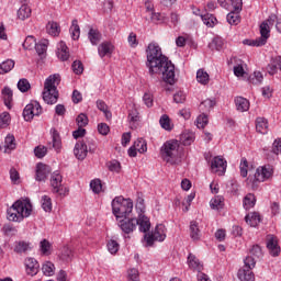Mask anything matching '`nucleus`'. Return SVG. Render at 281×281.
I'll return each instance as SVG.
<instances>
[{
	"label": "nucleus",
	"instance_id": "nucleus-1",
	"mask_svg": "<svg viewBox=\"0 0 281 281\" xmlns=\"http://www.w3.org/2000/svg\"><path fill=\"white\" fill-rule=\"evenodd\" d=\"M147 67L149 69L150 76L155 74H161L162 79L167 85H175L177 79L175 78V64L164 55L161 52V46L159 44L151 42L148 44L147 49Z\"/></svg>",
	"mask_w": 281,
	"mask_h": 281
},
{
	"label": "nucleus",
	"instance_id": "nucleus-2",
	"mask_svg": "<svg viewBox=\"0 0 281 281\" xmlns=\"http://www.w3.org/2000/svg\"><path fill=\"white\" fill-rule=\"evenodd\" d=\"M58 85H60V75L58 74L50 75L45 80L43 100L46 104H56L58 102Z\"/></svg>",
	"mask_w": 281,
	"mask_h": 281
},
{
	"label": "nucleus",
	"instance_id": "nucleus-3",
	"mask_svg": "<svg viewBox=\"0 0 281 281\" xmlns=\"http://www.w3.org/2000/svg\"><path fill=\"white\" fill-rule=\"evenodd\" d=\"M180 144L177 139H170L162 144L160 147V157L166 164L175 166L181 159V153L179 151Z\"/></svg>",
	"mask_w": 281,
	"mask_h": 281
},
{
	"label": "nucleus",
	"instance_id": "nucleus-4",
	"mask_svg": "<svg viewBox=\"0 0 281 281\" xmlns=\"http://www.w3.org/2000/svg\"><path fill=\"white\" fill-rule=\"evenodd\" d=\"M133 212V200L116 196L112 200V214L116 220L128 218Z\"/></svg>",
	"mask_w": 281,
	"mask_h": 281
},
{
	"label": "nucleus",
	"instance_id": "nucleus-5",
	"mask_svg": "<svg viewBox=\"0 0 281 281\" xmlns=\"http://www.w3.org/2000/svg\"><path fill=\"white\" fill-rule=\"evenodd\" d=\"M271 177H273V166L265 165L258 167L254 177L248 178V186H250L252 190H258V186L265 183V181H269Z\"/></svg>",
	"mask_w": 281,
	"mask_h": 281
},
{
	"label": "nucleus",
	"instance_id": "nucleus-6",
	"mask_svg": "<svg viewBox=\"0 0 281 281\" xmlns=\"http://www.w3.org/2000/svg\"><path fill=\"white\" fill-rule=\"evenodd\" d=\"M276 23V15L269 16L266 21H263L259 29L261 36L252 40L249 45L251 47H262V45H267V41H269V36H271V27L269 25H273Z\"/></svg>",
	"mask_w": 281,
	"mask_h": 281
},
{
	"label": "nucleus",
	"instance_id": "nucleus-7",
	"mask_svg": "<svg viewBox=\"0 0 281 281\" xmlns=\"http://www.w3.org/2000/svg\"><path fill=\"white\" fill-rule=\"evenodd\" d=\"M50 188L53 194H57L60 199L69 195V187L63 184V175L58 171L53 172L50 176Z\"/></svg>",
	"mask_w": 281,
	"mask_h": 281
},
{
	"label": "nucleus",
	"instance_id": "nucleus-8",
	"mask_svg": "<svg viewBox=\"0 0 281 281\" xmlns=\"http://www.w3.org/2000/svg\"><path fill=\"white\" fill-rule=\"evenodd\" d=\"M147 247H153L155 241L164 243L166 240V226L158 224L151 233L145 234Z\"/></svg>",
	"mask_w": 281,
	"mask_h": 281
},
{
	"label": "nucleus",
	"instance_id": "nucleus-9",
	"mask_svg": "<svg viewBox=\"0 0 281 281\" xmlns=\"http://www.w3.org/2000/svg\"><path fill=\"white\" fill-rule=\"evenodd\" d=\"M43 113V108L38 101H31L23 110V117L25 122H32L35 116L41 115Z\"/></svg>",
	"mask_w": 281,
	"mask_h": 281
},
{
	"label": "nucleus",
	"instance_id": "nucleus-10",
	"mask_svg": "<svg viewBox=\"0 0 281 281\" xmlns=\"http://www.w3.org/2000/svg\"><path fill=\"white\" fill-rule=\"evenodd\" d=\"M14 205L20 212L19 217L22 218V221L32 214V202H30V200H18L14 202Z\"/></svg>",
	"mask_w": 281,
	"mask_h": 281
},
{
	"label": "nucleus",
	"instance_id": "nucleus-11",
	"mask_svg": "<svg viewBox=\"0 0 281 281\" xmlns=\"http://www.w3.org/2000/svg\"><path fill=\"white\" fill-rule=\"evenodd\" d=\"M211 170L217 172L220 177H223L227 171V160L223 156H215L211 160Z\"/></svg>",
	"mask_w": 281,
	"mask_h": 281
},
{
	"label": "nucleus",
	"instance_id": "nucleus-12",
	"mask_svg": "<svg viewBox=\"0 0 281 281\" xmlns=\"http://www.w3.org/2000/svg\"><path fill=\"white\" fill-rule=\"evenodd\" d=\"M119 227L124 234H133V231L137 229V218L123 217V220L119 221Z\"/></svg>",
	"mask_w": 281,
	"mask_h": 281
},
{
	"label": "nucleus",
	"instance_id": "nucleus-13",
	"mask_svg": "<svg viewBox=\"0 0 281 281\" xmlns=\"http://www.w3.org/2000/svg\"><path fill=\"white\" fill-rule=\"evenodd\" d=\"M24 266H25V272L27 276H36L38 273V269H41V265L35 258L27 257L24 260Z\"/></svg>",
	"mask_w": 281,
	"mask_h": 281
},
{
	"label": "nucleus",
	"instance_id": "nucleus-14",
	"mask_svg": "<svg viewBox=\"0 0 281 281\" xmlns=\"http://www.w3.org/2000/svg\"><path fill=\"white\" fill-rule=\"evenodd\" d=\"M89 154V149L87 148V143L85 140H79L76 143L74 148V155L79 161L87 159V155Z\"/></svg>",
	"mask_w": 281,
	"mask_h": 281
},
{
	"label": "nucleus",
	"instance_id": "nucleus-15",
	"mask_svg": "<svg viewBox=\"0 0 281 281\" xmlns=\"http://www.w3.org/2000/svg\"><path fill=\"white\" fill-rule=\"evenodd\" d=\"M52 142H48L47 146L49 149L54 148L56 153H60V148H63V140L60 139V134L56 128L50 130Z\"/></svg>",
	"mask_w": 281,
	"mask_h": 281
},
{
	"label": "nucleus",
	"instance_id": "nucleus-16",
	"mask_svg": "<svg viewBox=\"0 0 281 281\" xmlns=\"http://www.w3.org/2000/svg\"><path fill=\"white\" fill-rule=\"evenodd\" d=\"M52 172V168L43 162H40L36 165V175L35 179L36 181H45L47 177H49V173Z\"/></svg>",
	"mask_w": 281,
	"mask_h": 281
},
{
	"label": "nucleus",
	"instance_id": "nucleus-17",
	"mask_svg": "<svg viewBox=\"0 0 281 281\" xmlns=\"http://www.w3.org/2000/svg\"><path fill=\"white\" fill-rule=\"evenodd\" d=\"M256 131L260 135H267L269 133V120L265 116H258L255 121Z\"/></svg>",
	"mask_w": 281,
	"mask_h": 281
},
{
	"label": "nucleus",
	"instance_id": "nucleus-18",
	"mask_svg": "<svg viewBox=\"0 0 281 281\" xmlns=\"http://www.w3.org/2000/svg\"><path fill=\"white\" fill-rule=\"evenodd\" d=\"M187 262H188L189 268L192 269V271H198V273H202L203 263L192 252L189 254V256L187 258Z\"/></svg>",
	"mask_w": 281,
	"mask_h": 281
},
{
	"label": "nucleus",
	"instance_id": "nucleus-19",
	"mask_svg": "<svg viewBox=\"0 0 281 281\" xmlns=\"http://www.w3.org/2000/svg\"><path fill=\"white\" fill-rule=\"evenodd\" d=\"M138 229L143 234H146V232H150V218L146 216L144 213H140L138 217L136 218Z\"/></svg>",
	"mask_w": 281,
	"mask_h": 281
},
{
	"label": "nucleus",
	"instance_id": "nucleus-20",
	"mask_svg": "<svg viewBox=\"0 0 281 281\" xmlns=\"http://www.w3.org/2000/svg\"><path fill=\"white\" fill-rule=\"evenodd\" d=\"M267 249L269 250L270 256H273V258L280 256V247L278 245V239L276 237H268Z\"/></svg>",
	"mask_w": 281,
	"mask_h": 281
},
{
	"label": "nucleus",
	"instance_id": "nucleus-21",
	"mask_svg": "<svg viewBox=\"0 0 281 281\" xmlns=\"http://www.w3.org/2000/svg\"><path fill=\"white\" fill-rule=\"evenodd\" d=\"M278 69L281 71V56H276L270 60V64L267 66V71L270 76H276Z\"/></svg>",
	"mask_w": 281,
	"mask_h": 281
},
{
	"label": "nucleus",
	"instance_id": "nucleus-22",
	"mask_svg": "<svg viewBox=\"0 0 281 281\" xmlns=\"http://www.w3.org/2000/svg\"><path fill=\"white\" fill-rule=\"evenodd\" d=\"M21 213L19 212V209L16 207V204H12L11 207L7 211V217L8 221H12L13 223H21L23 221V217H20Z\"/></svg>",
	"mask_w": 281,
	"mask_h": 281
},
{
	"label": "nucleus",
	"instance_id": "nucleus-23",
	"mask_svg": "<svg viewBox=\"0 0 281 281\" xmlns=\"http://www.w3.org/2000/svg\"><path fill=\"white\" fill-rule=\"evenodd\" d=\"M245 221L250 227H258V225H260V222L262 221V217L260 216V213L251 212L245 216Z\"/></svg>",
	"mask_w": 281,
	"mask_h": 281
},
{
	"label": "nucleus",
	"instance_id": "nucleus-24",
	"mask_svg": "<svg viewBox=\"0 0 281 281\" xmlns=\"http://www.w3.org/2000/svg\"><path fill=\"white\" fill-rule=\"evenodd\" d=\"M114 46L111 42H103L98 47V54L100 58H104V56H110L113 54Z\"/></svg>",
	"mask_w": 281,
	"mask_h": 281
},
{
	"label": "nucleus",
	"instance_id": "nucleus-25",
	"mask_svg": "<svg viewBox=\"0 0 281 281\" xmlns=\"http://www.w3.org/2000/svg\"><path fill=\"white\" fill-rule=\"evenodd\" d=\"M237 278L240 281H256V276L254 274V272L245 268L238 270Z\"/></svg>",
	"mask_w": 281,
	"mask_h": 281
},
{
	"label": "nucleus",
	"instance_id": "nucleus-26",
	"mask_svg": "<svg viewBox=\"0 0 281 281\" xmlns=\"http://www.w3.org/2000/svg\"><path fill=\"white\" fill-rule=\"evenodd\" d=\"M243 207L246 211H249L256 207V195L254 193H248L243 199Z\"/></svg>",
	"mask_w": 281,
	"mask_h": 281
},
{
	"label": "nucleus",
	"instance_id": "nucleus-27",
	"mask_svg": "<svg viewBox=\"0 0 281 281\" xmlns=\"http://www.w3.org/2000/svg\"><path fill=\"white\" fill-rule=\"evenodd\" d=\"M57 57L59 60H69V47H67V44L65 42H60L58 45V50H57Z\"/></svg>",
	"mask_w": 281,
	"mask_h": 281
},
{
	"label": "nucleus",
	"instance_id": "nucleus-28",
	"mask_svg": "<svg viewBox=\"0 0 281 281\" xmlns=\"http://www.w3.org/2000/svg\"><path fill=\"white\" fill-rule=\"evenodd\" d=\"M235 106L237 111L245 113V111H249V100L243 97L235 98Z\"/></svg>",
	"mask_w": 281,
	"mask_h": 281
},
{
	"label": "nucleus",
	"instance_id": "nucleus-29",
	"mask_svg": "<svg viewBox=\"0 0 281 281\" xmlns=\"http://www.w3.org/2000/svg\"><path fill=\"white\" fill-rule=\"evenodd\" d=\"M226 21L229 25H239L241 21L240 11L231 10L226 15Z\"/></svg>",
	"mask_w": 281,
	"mask_h": 281
},
{
	"label": "nucleus",
	"instance_id": "nucleus-30",
	"mask_svg": "<svg viewBox=\"0 0 281 281\" xmlns=\"http://www.w3.org/2000/svg\"><path fill=\"white\" fill-rule=\"evenodd\" d=\"M32 250V244L30 241L20 240L15 243L14 251L15 254H25Z\"/></svg>",
	"mask_w": 281,
	"mask_h": 281
},
{
	"label": "nucleus",
	"instance_id": "nucleus-31",
	"mask_svg": "<svg viewBox=\"0 0 281 281\" xmlns=\"http://www.w3.org/2000/svg\"><path fill=\"white\" fill-rule=\"evenodd\" d=\"M149 16H150V21L155 25H164V23L168 21V16H166V13H161V12L154 11V13H151Z\"/></svg>",
	"mask_w": 281,
	"mask_h": 281
},
{
	"label": "nucleus",
	"instance_id": "nucleus-32",
	"mask_svg": "<svg viewBox=\"0 0 281 281\" xmlns=\"http://www.w3.org/2000/svg\"><path fill=\"white\" fill-rule=\"evenodd\" d=\"M209 47L212 49V52H221V49L225 47V40H223V37L216 36L209 44Z\"/></svg>",
	"mask_w": 281,
	"mask_h": 281
},
{
	"label": "nucleus",
	"instance_id": "nucleus-33",
	"mask_svg": "<svg viewBox=\"0 0 281 281\" xmlns=\"http://www.w3.org/2000/svg\"><path fill=\"white\" fill-rule=\"evenodd\" d=\"M190 236L192 240H201V229L199 228V222L192 221L190 223Z\"/></svg>",
	"mask_w": 281,
	"mask_h": 281
},
{
	"label": "nucleus",
	"instance_id": "nucleus-34",
	"mask_svg": "<svg viewBox=\"0 0 281 281\" xmlns=\"http://www.w3.org/2000/svg\"><path fill=\"white\" fill-rule=\"evenodd\" d=\"M59 258L64 262H71V260H74V250L67 246H64L59 254Z\"/></svg>",
	"mask_w": 281,
	"mask_h": 281
},
{
	"label": "nucleus",
	"instance_id": "nucleus-35",
	"mask_svg": "<svg viewBox=\"0 0 281 281\" xmlns=\"http://www.w3.org/2000/svg\"><path fill=\"white\" fill-rule=\"evenodd\" d=\"M88 38L91 45H98L102 40V33L95 29H90L88 33Z\"/></svg>",
	"mask_w": 281,
	"mask_h": 281
},
{
	"label": "nucleus",
	"instance_id": "nucleus-36",
	"mask_svg": "<svg viewBox=\"0 0 281 281\" xmlns=\"http://www.w3.org/2000/svg\"><path fill=\"white\" fill-rule=\"evenodd\" d=\"M1 93H2V98L4 100V104L9 109H12V98H13L12 89H10V87H4L1 91Z\"/></svg>",
	"mask_w": 281,
	"mask_h": 281
},
{
	"label": "nucleus",
	"instance_id": "nucleus-37",
	"mask_svg": "<svg viewBox=\"0 0 281 281\" xmlns=\"http://www.w3.org/2000/svg\"><path fill=\"white\" fill-rule=\"evenodd\" d=\"M159 124L164 131H172L175 128V125L172 124V121L168 114H162L160 116Z\"/></svg>",
	"mask_w": 281,
	"mask_h": 281
},
{
	"label": "nucleus",
	"instance_id": "nucleus-38",
	"mask_svg": "<svg viewBox=\"0 0 281 281\" xmlns=\"http://www.w3.org/2000/svg\"><path fill=\"white\" fill-rule=\"evenodd\" d=\"M32 16V9L27 4H22L18 10V18L20 21H25V19H30Z\"/></svg>",
	"mask_w": 281,
	"mask_h": 281
},
{
	"label": "nucleus",
	"instance_id": "nucleus-39",
	"mask_svg": "<svg viewBox=\"0 0 281 281\" xmlns=\"http://www.w3.org/2000/svg\"><path fill=\"white\" fill-rule=\"evenodd\" d=\"M14 69V60L7 59L0 64V76L4 74H10L11 70Z\"/></svg>",
	"mask_w": 281,
	"mask_h": 281
},
{
	"label": "nucleus",
	"instance_id": "nucleus-40",
	"mask_svg": "<svg viewBox=\"0 0 281 281\" xmlns=\"http://www.w3.org/2000/svg\"><path fill=\"white\" fill-rule=\"evenodd\" d=\"M42 271L44 276H47L48 278H52L54 273H56V266L52 261H45L42 266Z\"/></svg>",
	"mask_w": 281,
	"mask_h": 281
},
{
	"label": "nucleus",
	"instance_id": "nucleus-41",
	"mask_svg": "<svg viewBox=\"0 0 281 281\" xmlns=\"http://www.w3.org/2000/svg\"><path fill=\"white\" fill-rule=\"evenodd\" d=\"M139 121V112H137V109H132L128 113V122L131 128H137V123Z\"/></svg>",
	"mask_w": 281,
	"mask_h": 281
},
{
	"label": "nucleus",
	"instance_id": "nucleus-42",
	"mask_svg": "<svg viewBox=\"0 0 281 281\" xmlns=\"http://www.w3.org/2000/svg\"><path fill=\"white\" fill-rule=\"evenodd\" d=\"M40 251L42 256H52V243L47 239H43L40 243Z\"/></svg>",
	"mask_w": 281,
	"mask_h": 281
},
{
	"label": "nucleus",
	"instance_id": "nucleus-43",
	"mask_svg": "<svg viewBox=\"0 0 281 281\" xmlns=\"http://www.w3.org/2000/svg\"><path fill=\"white\" fill-rule=\"evenodd\" d=\"M47 47H49V41L47 40H41L37 44H35V50L37 52L38 56H45Z\"/></svg>",
	"mask_w": 281,
	"mask_h": 281
},
{
	"label": "nucleus",
	"instance_id": "nucleus-44",
	"mask_svg": "<svg viewBox=\"0 0 281 281\" xmlns=\"http://www.w3.org/2000/svg\"><path fill=\"white\" fill-rule=\"evenodd\" d=\"M201 20L203 21L204 25H206V27H214V25L218 23V20H216V16L210 13L201 15Z\"/></svg>",
	"mask_w": 281,
	"mask_h": 281
},
{
	"label": "nucleus",
	"instance_id": "nucleus-45",
	"mask_svg": "<svg viewBox=\"0 0 281 281\" xmlns=\"http://www.w3.org/2000/svg\"><path fill=\"white\" fill-rule=\"evenodd\" d=\"M180 142L183 146H190L194 143V133L192 132H184L180 135Z\"/></svg>",
	"mask_w": 281,
	"mask_h": 281
},
{
	"label": "nucleus",
	"instance_id": "nucleus-46",
	"mask_svg": "<svg viewBox=\"0 0 281 281\" xmlns=\"http://www.w3.org/2000/svg\"><path fill=\"white\" fill-rule=\"evenodd\" d=\"M210 205L212 210H223V206L225 205L223 196L217 195L211 199Z\"/></svg>",
	"mask_w": 281,
	"mask_h": 281
},
{
	"label": "nucleus",
	"instance_id": "nucleus-47",
	"mask_svg": "<svg viewBox=\"0 0 281 281\" xmlns=\"http://www.w3.org/2000/svg\"><path fill=\"white\" fill-rule=\"evenodd\" d=\"M70 34L72 41H78V38H80V25H78V20H72Z\"/></svg>",
	"mask_w": 281,
	"mask_h": 281
},
{
	"label": "nucleus",
	"instance_id": "nucleus-48",
	"mask_svg": "<svg viewBox=\"0 0 281 281\" xmlns=\"http://www.w3.org/2000/svg\"><path fill=\"white\" fill-rule=\"evenodd\" d=\"M106 168L110 172H116L119 175V172L122 171V164H120L119 160L113 159L106 162Z\"/></svg>",
	"mask_w": 281,
	"mask_h": 281
},
{
	"label": "nucleus",
	"instance_id": "nucleus-49",
	"mask_svg": "<svg viewBox=\"0 0 281 281\" xmlns=\"http://www.w3.org/2000/svg\"><path fill=\"white\" fill-rule=\"evenodd\" d=\"M239 170L240 177L247 178V175H249V161L245 157L240 159Z\"/></svg>",
	"mask_w": 281,
	"mask_h": 281
},
{
	"label": "nucleus",
	"instance_id": "nucleus-50",
	"mask_svg": "<svg viewBox=\"0 0 281 281\" xmlns=\"http://www.w3.org/2000/svg\"><path fill=\"white\" fill-rule=\"evenodd\" d=\"M196 80L200 85H207V82H210V75L203 69H199L196 72Z\"/></svg>",
	"mask_w": 281,
	"mask_h": 281
},
{
	"label": "nucleus",
	"instance_id": "nucleus-51",
	"mask_svg": "<svg viewBox=\"0 0 281 281\" xmlns=\"http://www.w3.org/2000/svg\"><path fill=\"white\" fill-rule=\"evenodd\" d=\"M4 148L7 150H14V148H16V139L14 138V135H8L4 138Z\"/></svg>",
	"mask_w": 281,
	"mask_h": 281
},
{
	"label": "nucleus",
	"instance_id": "nucleus-52",
	"mask_svg": "<svg viewBox=\"0 0 281 281\" xmlns=\"http://www.w3.org/2000/svg\"><path fill=\"white\" fill-rule=\"evenodd\" d=\"M18 89L21 93H27V90L32 89V86L27 79L23 78L18 81Z\"/></svg>",
	"mask_w": 281,
	"mask_h": 281
},
{
	"label": "nucleus",
	"instance_id": "nucleus-53",
	"mask_svg": "<svg viewBox=\"0 0 281 281\" xmlns=\"http://www.w3.org/2000/svg\"><path fill=\"white\" fill-rule=\"evenodd\" d=\"M22 47L24 49H33V47H36V38L32 35L26 36L24 43L22 44Z\"/></svg>",
	"mask_w": 281,
	"mask_h": 281
},
{
	"label": "nucleus",
	"instance_id": "nucleus-54",
	"mask_svg": "<svg viewBox=\"0 0 281 281\" xmlns=\"http://www.w3.org/2000/svg\"><path fill=\"white\" fill-rule=\"evenodd\" d=\"M90 188L92 192H94V194H100V192H102V180L100 179L91 180Z\"/></svg>",
	"mask_w": 281,
	"mask_h": 281
},
{
	"label": "nucleus",
	"instance_id": "nucleus-55",
	"mask_svg": "<svg viewBox=\"0 0 281 281\" xmlns=\"http://www.w3.org/2000/svg\"><path fill=\"white\" fill-rule=\"evenodd\" d=\"M71 69L76 76H80L85 71V66L82 65V61L80 60H75L71 65Z\"/></svg>",
	"mask_w": 281,
	"mask_h": 281
},
{
	"label": "nucleus",
	"instance_id": "nucleus-56",
	"mask_svg": "<svg viewBox=\"0 0 281 281\" xmlns=\"http://www.w3.org/2000/svg\"><path fill=\"white\" fill-rule=\"evenodd\" d=\"M52 198L49 195H43L42 196V209L44 212H52Z\"/></svg>",
	"mask_w": 281,
	"mask_h": 281
},
{
	"label": "nucleus",
	"instance_id": "nucleus-57",
	"mask_svg": "<svg viewBox=\"0 0 281 281\" xmlns=\"http://www.w3.org/2000/svg\"><path fill=\"white\" fill-rule=\"evenodd\" d=\"M79 128H85L89 124V117L85 113H80L76 119Z\"/></svg>",
	"mask_w": 281,
	"mask_h": 281
},
{
	"label": "nucleus",
	"instance_id": "nucleus-58",
	"mask_svg": "<svg viewBox=\"0 0 281 281\" xmlns=\"http://www.w3.org/2000/svg\"><path fill=\"white\" fill-rule=\"evenodd\" d=\"M134 146L136 147V150L140 154L146 153L148 150V145L146 144V140L139 138L134 143Z\"/></svg>",
	"mask_w": 281,
	"mask_h": 281
},
{
	"label": "nucleus",
	"instance_id": "nucleus-59",
	"mask_svg": "<svg viewBox=\"0 0 281 281\" xmlns=\"http://www.w3.org/2000/svg\"><path fill=\"white\" fill-rule=\"evenodd\" d=\"M10 125V113L3 112L0 114V128H5Z\"/></svg>",
	"mask_w": 281,
	"mask_h": 281
},
{
	"label": "nucleus",
	"instance_id": "nucleus-60",
	"mask_svg": "<svg viewBox=\"0 0 281 281\" xmlns=\"http://www.w3.org/2000/svg\"><path fill=\"white\" fill-rule=\"evenodd\" d=\"M34 155H35V157H37V159H43V157H45V155H47V147L43 146V145L35 147Z\"/></svg>",
	"mask_w": 281,
	"mask_h": 281
},
{
	"label": "nucleus",
	"instance_id": "nucleus-61",
	"mask_svg": "<svg viewBox=\"0 0 281 281\" xmlns=\"http://www.w3.org/2000/svg\"><path fill=\"white\" fill-rule=\"evenodd\" d=\"M48 25V34H50V36H58L60 34V25H58V23L52 22Z\"/></svg>",
	"mask_w": 281,
	"mask_h": 281
},
{
	"label": "nucleus",
	"instance_id": "nucleus-62",
	"mask_svg": "<svg viewBox=\"0 0 281 281\" xmlns=\"http://www.w3.org/2000/svg\"><path fill=\"white\" fill-rule=\"evenodd\" d=\"M108 251L112 255L117 254L120 251V244L115 239H111L108 241Z\"/></svg>",
	"mask_w": 281,
	"mask_h": 281
},
{
	"label": "nucleus",
	"instance_id": "nucleus-63",
	"mask_svg": "<svg viewBox=\"0 0 281 281\" xmlns=\"http://www.w3.org/2000/svg\"><path fill=\"white\" fill-rule=\"evenodd\" d=\"M127 278L130 281H139V270L132 268L127 271Z\"/></svg>",
	"mask_w": 281,
	"mask_h": 281
},
{
	"label": "nucleus",
	"instance_id": "nucleus-64",
	"mask_svg": "<svg viewBox=\"0 0 281 281\" xmlns=\"http://www.w3.org/2000/svg\"><path fill=\"white\" fill-rule=\"evenodd\" d=\"M271 153H273V155H280L281 154V138L274 139V142L272 143Z\"/></svg>",
	"mask_w": 281,
	"mask_h": 281
}]
</instances>
